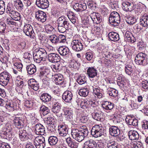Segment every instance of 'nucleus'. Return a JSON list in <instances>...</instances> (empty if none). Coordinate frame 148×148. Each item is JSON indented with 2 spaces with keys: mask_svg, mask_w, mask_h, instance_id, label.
Segmentation results:
<instances>
[{
  "mask_svg": "<svg viewBox=\"0 0 148 148\" xmlns=\"http://www.w3.org/2000/svg\"><path fill=\"white\" fill-rule=\"evenodd\" d=\"M89 133L88 130L85 126H82L79 130L76 128L71 130V134L72 137L78 142H81L86 137Z\"/></svg>",
  "mask_w": 148,
  "mask_h": 148,
  "instance_id": "f257e3e1",
  "label": "nucleus"
},
{
  "mask_svg": "<svg viewBox=\"0 0 148 148\" xmlns=\"http://www.w3.org/2000/svg\"><path fill=\"white\" fill-rule=\"evenodd\" d=\"M16 82L17 87L16 88V90L17 92L22 93V95H21V97H23V94L25 95H27L29 96V94L28 90L29 89L26 83L21 80H18Z\"/></svg>",
  "mask_w": 148,
  "mask_h": 148,
  "instance_id": "f03ea898",
  "label": "nucleus"
},
{
  "mask_svg": "<svg viewBox=\"0 0 148 148\" xmlns=\"http://www.w3.org/2000/svg\"><path fill=\"white\" fill-rule=\"evenodd\" d=\"M134 61L138 65L144 66L148 64L147 55L144 53H138L136 56Z\"/></svg>",
  "mask_w": 148,
  "mask_h": 148,
  "instance_id": "7ed1b4c3",
  "label": "nucleus"
},
{
  "mask_svg": "<svg viewBox=\"0 0 148 148\" xmlns=\"http://www.w3.org/2000/svg\"><path fill=\"white\" fill-rule=\"evenodd\" d=\"M31 139H33V143L36 148H44L45 144L44 137L41 136L35 137L33 135H32Z\"/></svg>",
  "mask_w": 148,
  "mask_h": 148,
  "instance_id": "20e7f679",
  "label": "nucleus"
},
{
  "mask_svg": "<svg viewBox=\"0 0 148 148\" xmlns=\"http://www.w3.org/2000/svg\"><path fill=\"white\" fill-rule=\"evenodd\" d=\"M120 18L119 14L116 12H112L109 17V21L111 24L114 26L118 25L120 22Z\"/></svg>",
  "mask_w": 148,
  "mask_h": 148,
  "instance_id": "39448f33",
  "label": "nucleus"
},
{
  "mask_svg": "<svg viewBox=\"0 0 148 148\" xmlns=\"http://www.w3.org/2000/svg\"><path fill=\"white\" fill-rule=\"evenodd\" d=\"M104 132L105 130L103 127L96 125L92 127L91 134L94 137L97 138L104 135Z\"/></svg>",
  "mask_w": 148,
  "mask_h": 148,
  "instance_id": "423d86ee",
  "label": "nucleus"
},
{
  "mask_svg": "<svg viewBox=\"0 0 148 148\" xmlns=\"http://www.w3.org/2000/svg\"><path fill=\"white\" fill-rule=\"evenodd\" d=\"M11 75L8 72L4 71L0 74V84L5 86L9 83L11 77Z\"/></svg>",
  "mask_w": 148,
  "mask_h": 148,
  "instance_id": "0eeeda50",
  "label": "nucleus"
},
{
  "mask_svg": "<svg viewBox=\"0 0 148 148\" xmlns=\"http://www.w3.org/2000/svg\"><path fill=\"white\" fill-rule=\"evenodd\" d=\"M73 49L76 51L82 50L83 49V46L81 41L77 39L73 38L71 43Z\"/></svg>",
  "mask_w": 148,
  "mask_h": 148,
  "instance_id": "6e6552de",
  "label": "nucleus"
},
{
  "mask_svg": "<svg viewBox=\"0 0 148 148\" xmlns=\"http://www.w3.org/2000/svg\"><path fill=\"white\" fill-rule=\"evenodd\" d=\"M35 18L38 21L42 23L45 21L47 19V15L44 12L38 10L35 12Z\"/></svg>",
  "mask_w": 148,
  "mask_h": 148,
  "instance_id": "1a4fd4ad",
  "label": "nucleus"
},
{
  "mask_svg": "<svg viewBox=\"0 0 148 148\" xmlns=\"http://www.w3.org/2000/svg\"><path fill=\"white\" fill-rule=\"evenodd\" d=\"M61 106V104L58 102L56 101L52 102V110L57 116H59L60 114H61L60 112Z\"/></svg>",
  "mask_w": 148,
  "mask_h": 148,
  "instance_id": "9d476101",
  "label": "nucleus"
},
{
  "mask_svg": "<svg viewBox=\"0 0 148 148\" xmlns=\"http://www.w3.org/2000/svg\"><path fill=\"white\" fill-rule=\"evenodd\" d=\"M18 133L19 139L22 141H25L31 138L30 136L32 135L29 134L25 130H20Z\"/></svg>",
  "mask_w": 148,
  "mask_h": 148,
  "instance_id": "9b49d317",
  "label": "nucleus"
},
{
  "mask_svg": "<svg viewBox=\"0 0 148 148\" xmlns=\"http://www.w3.org/2000/svg\"><path fill=\"white\" fill-rule=\"evenodd\" d=\"M64 116L66 120L69 121L73 119V112L72 109L70 108H64Z\"/></svg>",
  "mask_w": 148,
  "mask_h": 148,
  "instance_id": "f8f14e48",
  "label": "nucleus"
},
{
  "mask_svg": "<svg viewBox=\"0 0 148 148\" xmlns=\"http://www.w3.org/2000/svg\"><path fill=\"white\" fill-rule=\"evenodd\" d=\"M23 31L27 36L31 37L34 35V32L32 27L29 24H27L24 25L23 28Z\"/></svg>",
  "mask_w": 148,
  "mask_h": 148,
  "instance_id": "ddd939ff",
  "label": "nucleus"
},
{
  "mask_svg": "<svg viewBox=\"0 0 148 148\" xmlns=\"http://www.w3.org/2000/svg\"><path fill=\"white\" fill-rule=\"evenodd\" d=\"M72 93L68 90L65 91L62 95V99L66 103H70L72 99Z\"/></svg>",
  "mask_w": 148,
  "mask_h": 148,
  "instance_id": "4468645a",
  "label": "nucleus"
},
{
  "mask_svg": "<svg viewBox=\"0 0 148 148\" xmlns=\"http://www.w3.org/2000/svg\"><path fill=\"white\" fill-rule=\"evenodd\" d=\"M34 128L35 132L37 135H44L45 133V127L40 123L36 124Z\"/></svg>",
  "mask_w": 148,
  "mask_h": 148,
  "instance_id": "2eb2a0df",
  "label": "nucleus"
},
{
  "mask_svg": "<svg viewBox=\"0 0 148 148\" xmlns=\"http://www.w3.org/2000/svg\"><path fill=\"white\" fill-rule=\"evenodd\" d=\"M36 4L38 7L42 9H46L49 5L48 0H36Z\"/></svg>",
  "mask_w": 148,
  "mask_h": 148,
  "instance_id": "dca6fc26",
  "label": "nucleus"
},
{
  "mask_svg": "<svg viewBox=\"0 0 148 148\" xmlns=\"http://www.w3.org/2000/svg\"><path fill=\"white\" fill-rule=\"evenodd\" d=\"M48 59L51 62H57L60 60V57L58 54L55 53H51L48 55Z\"/></svg>",
  "mask_w": 148,
  "mask_h": 148,
  "instance_id": "f3484780",
  "label": "nucleus"
},
{
  "mask_svg": "<svg viewBox=\"0 0 148 148\" xmlns=\"http://www.w3.org/2000/svg\"><path fill=\"white\" fill-rule=\"evenodd\" d=\"M86 8V3L83 2L76 3L73 6V9L77 12L82 11L85 10Z\"/></svg>",
  "mask_w": 148,
  "mask_h": 148,
  "instance_id": "a211bd4d",
  "label": "nucleus"
},
{
  "mask_svg": "<svg viewBox=\"0 0 148 148\" xmlns=\"http://www.w3.org/2000/svg\"><path fill=\"white\" fill-rule=\"evenodd\" d=\"M59 134L61 136H66L68 134V127L65 125L58 126Z\"/></svg>",
  "mask_w": 148,
  "mask_h": 148,
  "instance_id": "6ab92c4d",
  "label": "nucleus"
},
{
  "mask_svg": "<svg viewBox=\"0 0 148 148\" xmlns=\"http://www.w3.org/2000/svg\"><path fill=\"white\" fill-rule=\"evenodd\" d=\"M23 119L22 117H15L14 120V123L15 127L20 129L22 127L23 125Z\"/></svg>",
  "mask_w": 148,
  "mask_h": 148,
  "instance_id": "aec40b11",
  "label": "nucleus"
},
{
  "mask_svg": "<svg viewBox=\"0 0 148 148\" xmlns=\"http://www.w3.org/2000/svg\"><path fill=\"white\" fill-rule=\"evenodd\" d=\"M109 132L110 135L114 136H117L120 134V130L116 126H112L109 128Z\"/></svg>",
  "mask_w": 148,
  "mask_h": 148,
  "instance_id": "412c9836",
  "label": "nucleus"
},
{
  "mask_svg": "<svg viewBox=\"0 0 148 148\" xmlns=\"http://www.w3.org/2000/svg\"><path fill=\"white\" fill-rule=\"evenodd\" d=\"M90 17L93 22L97 24L100 23L102 21V17L98 13L93 12L92 14Z\"/></svg>",
  "mask_w": 148,
  "mask_h": 148,
  "instance_id": "4be33fe9",
  "label": "nucleus"
},
{
  "mask_svg": "<svg viewBox=\"0 0 148 148\" xmlns=\"http://www.w3.org/2000/svg\"><path fill=\"white\" fill-rule=\"evenodd\" d=\"M28 85L35 91H37L39 87L38 83L34 79H30L28 82Z\"/></svg>",
  "mask_w": 148,
  "mask_h": 148,
  "instance_id": "5701e85b",
  "label": "nucleus"
},
{
  "mask_svg": "<svg viewBox=\"0 0 148 148\" xmlns=\"http://www.w3.org/2000/svg\"><path fill=\"white\" fill-rule=\"evenodd\" d=\"M125 121L127 123L130 125H132L136 126L138 125V120L134 117L131 116H128L125 119Z\"/></svg>",
  "mask_w": 148,
  "mask_h": 148,
  "instance_id": "b1692460",
  "label": "nucleus"
},
{
  "mask_svg": "<svg viewBox=\"0 0 148 148\" xmlns=\"http://www.w3.org/2000/svg\"><path fill=\"white\" fill-rule=\"evenodd\" d=\"M58 25L69 28L70 24L68 22L66 21L63 16L60 17L57 20Z\"/></svg>",
  "mask_w": 148,
  "mask_h": 148,
  "instance_id": "393cba45",
  "label": "nucleus"
},
{
  "mask_svg": "<svg viewBox=\"0 0 148 148\" xmlns=\"http://www.w3.org/2000/svg\"><path fill=\"white\" fill-rule=\"evenodd\" d=\"M140 24L145 27H148V14H145L140 18Z\"/></svg>",
  "mask_w": 148,
  "mask_h": 148,
  "instance_id": "a878e982",
  "label": "nucleus"
},
{
  "mask_svg": "<svg viewBox=\"0 0 148 148\" xmlns=\"http://www.w3.org/2000/svg\"><path fill=\"white\" fill-rule=\"evenodd\" d=\"M94 104V103L92 101H87L85 100H83L80 103V106L82 108L89 110V108H90V106Z\"/></svg>",
  "mask_w": 148,
  "mask_h": 148,
  "instance_id": "bb28decb",
  "label": "nucleus"
},
{
  "mask_svg": "<svg viewBox=\"0 0 148 148\" xmlns=\"http://www.w3.org/2000/svg\"><path fill=\"white\" fill-rule=\"evenodd\" d=\"M66 140L68 146L71 148H77L78 143L75 140H73L70 137L67 138Z\"/></svg>",
  "mask_w": 148,
  "mask_h": 148,
  "instance_id": "cd10ccee",
  "label": "nucleus"
},
{
  "mask_svg": "<svg viewBox=\"0 0 148 148\" xmlns=\"http://www.w3.org/2000/svg\"><path fill=\"white\" fill-rule=\"evenodd\" d=\"M26 69L27 73L30 75L34 74L36 71V66L32 64L27 66Z\"/></svg>",
  "mask_w": 148,
  "mask_h": 148,
  "instance_id": "c85d7f7f",
  "label": "nucleus"
},
{
  "mask_svg": "<svg viewBox=\"0 0 148 148\" xmlns=\"http://www.w3.org/2000/svg\"><path fill=\"white\" fill-rule=\"evenodd\" d=\"M108 35L109 39L112 41H117L119 39V35L116 32H110L109 33Z\"/></svg>",
  "mask_w": 148,
  "mask_h": 148,
  "instance_id": "c756f323",
  "label": "nucleus"
},
{
  "mask_svg": "<svg viewBox=\"0 0 148 148\" xmlns=\"http://www.w3.org/2000/svg\"><path fill=\"white\" fill-rule=\"evenodd\" d=\"M130 139L132 140H138L139 138V135L137 132L134 130L130 131L128 133Z\"/></svg>",
  "mask_w": 148,
  "mask_h": 148,
  "instance_id": "7c9ffc66",
  "label": "nucleus"
},
{
  "mask_svg": "<svg viewBox=\"0 0 148 148\" xmlns=\"http://www.w3.org/2000/svg\"><path fill=\"white\" fill-rule=\"evenodd\" d=\"M87 74L89 77L93 78L97 75V70L93 67H89L87 70Z\"/></svg>",
  "mask_w": 148,
  "mask_h": 148,
  "instance_id": "2f4dec72",
  "label": "nucleus"
},
{
  "mask_svg": "<svg viewBox=\"0 0 148 148\" xmlns=\"http://www.w3.org/2000/svg\"><path fill=\"white\" fill-rule=\"evenodd\" d=\"M69 49L66 47L61 46L58 49V51L60 55L63 56H66L69 53Z\"/></svg>",
  "mask_w": 148,
  "mask_h": 148,
  "instance_id": "473e14b6",
  "label": "nucleus"
},
{
  "mask_svg": "<svg viewBox=\"0 0 148 148\" xmlns=\"http://www.w3.org/2000/svg\"><path fill=\"white\" fill-rule=\"evenodd\" d=\"M113 103L107 101L104 102L101 104L103 110H110L112 109L114 107Z\"/></svg>",
  "mask_w": 148,
  "mask_h": 148,
  "instance_id": "72a5a7b5",
  "label": "nucleus"
},
{
  "mask_svg": "<svg viewBox=\"0 0 148 148\" xmlns=\"http://www.w3.org/2000/svg\"><path fill=\"white\" fill-rule=\"evenodd\" d=\"M55 82L57 84L61 85L62 84L64 81L63 77L62 74L58 73L54 75Z\"/></svg>",
  "mask_w": 148,
  "mask_h": 148,
  "instance_id": "f704fd0d",
  "label": "nucleus"
},
{
  "mask_svg": "<svg viewBox=\"0 0 148 148\" xmlns=\"http://www.w3.org/2000/svg\"><path fill=\"white\" fill-rule=\"evenodd\" d=\"M125 39L128 42L132 43L136 41V39L134 37L131 32L129 31H127L125 33Z\"/></svg>",
  "mask_w": 148,
  "mask_h": 148,
  "instance_id": "c9c22d12",
  "label": "nucleus"
},
{
  "mask_svg": "<svg viewBox=\"0 0 148 148\" xmlns=\"http://www.w3.org/2000/svg\"><path fill=\"white\" fill-rule=\"evenodd\" d=\"M40 99L42 102H47L50 101L51 99V95L47 93L42 94L40 97Z\"/></svg>",
  "mask_w": 148,
  "mask_h": 148,
  "instance_id": "e433bc0d",
  "label": "nucleus"
},
{
  "mask_svg": "<svg viewBox=\"0 0 148 148\" xmlns=\"http://www.w3.org/2000/svg\"><path fill=\"white\" fill-rule=\"evenodd\" d=\"M40 56L41 57L42 60L43 61H45L47 57V53L46 51L44 49L40 48L37 50Z\"/></svg>",
  "mask_w": 148,
  "mask_h": 148,
  "instance_id": "4c0bfd02",
  "label": "nucleus"
},
{
  "mask_svg": "<svg viewBox=\"0 0 148 148\" xmlns=\"http://www.w3.org/2000/svg\"><path fill=\"white\" fill-rule=\"evenodd\" d=\"M15 103L12 100H8L5 102L4 106L7 109L13 110L14 109Z\"/></svg>",
  "mask_w": 148,
  "mask_h": 148,
  "instance_id": "58836bf2",
  "label": "nucleus"
},
{
  "mask_svg": "<svg viewBox=\"0 0 148 148\" xmlns=\"http://www.w3.org/2000/svg\"><path fill=\"white\" fill-rule=\"evenodd\" d=\"M92 116L94 119L97 121H100L103 119V114L100 112L92 113Z\"/></svg>",
  "mask_w": 148,
  "mask_h": 148,
  "instance_id": "ea45409f",
  "label": "nucleus"
},
{
  "mask_svg": "<svg viewBox=\"0 0 148 148\" xmlns=\"http://www.w3.org/2000/svg\"><path fill=\"white\" fill-rule=\"evenodd\" d=\"M125 20L127 23L130 25H133L135 23L136 20L133 16L130 15H127L125 17Z\"/></svg>",
  "mask_w": 148,
  "mask_h": 148,
  "instance_id": "a19ab883",
  "label": "nucleus"
},
{
  "mask_svg": "<svg viewBox=\"0 0 148 148\" xmlns=\"http://www.w3.org/2000/svg\"><path fill=\"white\" fill-rule=\"evenodd\" d=\"M37 50L36 51L33 53V57L35 62L39 63L42 61L41 57L40 56Z\"/></svg>",
  "mask_w": 148,
  "mask_h": 148,
  "instance_id": "79ce46f5",
  "label": "nucleus"
},
{
  "mask_svg": "<svg viewBox=\"0 0 148 148\" xmlns=\"http://www.w3.org/2000/svg\"><path fill=\"white\" fill-rule=\"evenodd\" d=\"M126 73L129 75H131L134 72L133 68L130 65H126L125 68Z\"/></svg>",
  "mask_w": 148,
  "mask_h": 148,
  "instance_id": "37998d69",
  "label": "nucleus"
},
{
  "mask_svg": "<svg viewBox=\"0 0 148 148\" xmlns=\"http://www.w3.org/2000/svg\"><path fill=\"white\" fill-rule=\"evenodd\" d=\"M48 142L51 145H56L58 141V139L56 136H51L48 139Z\"/></svg>",
  "mask_w": 148,
  "mask_h": 148,
  "instance_id": "c03bdc74",
  "label": "nucleus"
},
{
  "mask_svg": "<svg viewBox=\"0 0 148 148\" xmlns=\"http://www.w3.org/2000/svg\"><path fill=\"white\" fill-rule=\"evenodd\" d=\"M84 145H87L93 148H96L97 146L96 142L92 139H90L87 141L85 143Z\"/></svg>",
  "mask_w": 148,
  "mask_h": 148,
  "instance_id": "a18cd8bd",
  "label": "nucleus"
},
{
  "mask_svg": "<svg viewBox=\"0 0 148 148\" xmlns=\"http://www.w3.org/2000/svg\"><path fill=\"white\" fill-rule=\"evenodd\" d=\"M41 112L43 115H46L50 112L49 108L44 105L42 106L40 108Z\"/></svg>",
  "mask_w": 148,
  "mask_h": 148,
  "instance_id": "49530a36",
  "label": "nucleus"
},
{
  "mask_svg": "<svg viewBox=\"0 0 148 148\" xmlns=\"http://www.w3.org/2000/svg\"><path fill=\"white\" fill-rule=\"evenodd\" d=\"M108 93L110 96L115 97L117 95L118 91L117 90L111 88H108Z\"/></svg>",
  "mask_w": 148,
  "mask_h": 148,
  "instance_id": "de8ad7c7",
  "label": "nucleus"
},
{
  "mask_svg": "<svg viewBox=\"0 0 148 148\" xmlns=\"http://www.w3.org/2000/svg\"><path fill=\"white\" fill-rule=\"evenodd\" d=\"M10 16L12 19L16 21H18L21 19L20 14L16 11L12 13Z\"/></svg>",
  "mask_w": 148,
  "mask_h": 148,
  "instance_id": "09e8293b",
  "label": "nucleus"
},
{
  "mask_svg": "<svg viewBox=\"0 0 148 148\" xmlns=\"http://www.w3.org/2000/svg\"><path fill=\"white\" fill-rule=\"evenodd\" d=\"M79 94L81 96L86 97L88 95L89 93L88 89L87 88L81 89L79 91Z\"/></svg>",
  "mask_w": 148,
  "mask_h": 148,
  "instance_id": "8fccbe9b",
  "label": "nucleus"
},
{
  "mask_svg": "<svg viewBox=\"0 0 148 148\" xmlns=\"http://www.w3.org/2000/svg\"><path fill=\"white\" fill-rule=\"evenodd\" d=\"M93 93L96 96L95 97H97L99 99L102 97V95L100 92L99 89L98 88H94L93 87Z\"/></svg>",
  "mask_w": 148,
  "mask_h": 148,
  "instance_id": "3c124183",
  "label": "nucleus"
},
{
  "mask_svg": "<svg viewBox=\"0 0 148 148\" xmlns=\"http://www.w3.org/2000/svg\"><path fill=\"white\" fill-rule=\"evenodd\" d=\"M77 82L80 85L84 84L86 82V79L85 76H80L77 79Z\"/></svg>",
  "mask_w": 148,
  "mask_h": 148,
  "instance_id": "603ef678",
  "label": "nucleus"
},
{
  "mask_svg": "<svg viewBox=\"0 0 148 148\" xmlns=\"http://www.w3.org/2000/svg\"><path fill=\"white\" fill-rule=\"evenodd\" d=\"M117 146V144L114 142L109 141L107 143L108 148H118Z\"/></svg>",
  "mask_w": 148,
  "mask_h": 148,
  "instance_id": "864d4df0",
  "label": "nucleus"
},
{
  "mask_svg": "<svg viewBox=\"0 0 148 148\" xmlns=\"http://www.w3.org/2000/svg\"><path fill=\"white\" fill-rule=\"evenodd\" d=\"M58 36L55 34L51 35L49 37L50 40L52 43L55 44L58 43Z\"/></svg>",
  "mask_w": 148,
  "mask_h": 148,
  "instance_id": "5fc2aeb1",
  "label": "nucleus"
},
{
  "mask_svg": "<svg viewBox=\"0 0 148 148\" xmlns=\"http://www.w3.org/2000/svg\"><path fill=\"white\" fill-rule=\"evenodd\" d=\"M5 7L4 2L3 0H0V14H3L5 11Z\"/></svg>",
  "mask_w": 148,
  "mask_h": 148,
  "instance_id": "6e6d98bb",
  "label": "nucleus"
},
{
  "mask_svg": "<svg viewBox=\"0 0 148 148\" xmlns=\"http://www.w3.org/2000/svg\"><path fill=\"white\" fill-rule=\"evenodd\" d=\"M66 41L65 36L63 35H60L58 36V43H64Z\"/></svg>",
  "mask_w": 148,
  "mask_h": 148,
  "instance_id": "4d7b16f0",
  "label": "nucleus"
},
{
  "mask_svg": "<svg viewBox=\"0 0 148 148\" xmlns=\"http://www.w3.org/2000/svg\"><path fill=\"white\" fill-rule=\"evenodd\" d=\"M53 121L54 119L52 117L49 116L45 118V122L47 124H52Z\"/></svg>",
  "mask_w": 148,
  "mask_h": 148,
  "instance_id": "13d9d810",
  "label": "nucleus"
},
{
  "mask_svg": "<svg viewBox=\"0 0 148 148\" xmlns=\"http://www.w3.org/2000/svg\"><path fill=\"white\" fill-rule=\"evenodd\" d=\"M130 3L128 2H123L122 3V8L125 11H128Z\"/></svg>",
  "mask_w": 148,
  "mask_h": 148,
  "instance_id": "bf43d9fd",
  "label": "nucleus"
},
{
  "mask_svg": "<svg viewBox=\"0 0 148 148\" xmlns=\"http://www.w3.org/2000/svg\"><path fill=\"white\" fill-rule=\"evenodd\" d=\"M53 68L57 71H59L62 69V64L60 63H57L53 66Z\"/></svg>",
  "mask_w": 148,
  "mask_h": 148,
  "instance_id": "052dcab7",
  "label": "nucleus"
},
{
  "mask_svg": "<svg viewBox=\"0 0 148 148\" xmlns=\"http://www.w3.org/2000/svg\"><path fill=\"white\" fill-rule=\"evenodd\" d=\"M133 148H143V144L140 142H136L135 143H134L132 145Z\"/></svg>",
  "mask_w": 148,
  "mask_h": 148,
  "instance_id": "680f3d73",
  "label": "nucleus"
},
{
  "mask_svg": "<svg viewBox=\"0 0 148 148\" xmlns=\"http://www.w3.org/2000/svg\"><path fill=\"white\" fill-rule=\"evenodd\" d=\"M16 5L18 9L20 10H22L24 8V5L22 2L20 0H16Z\"/></svg>",
  "mask_w": 148,
  "mask_h": 148,
  "instance_id": "e2e57ef3",
  "label": "nucleus"
},
{
  "mask_svg": "<svg viewBox=\"0 0 148 148\" xmlns=\"http://www.w3.org/2000/svg\"><path fill=\"white\" fill-rule=\"evenodd\" d=\"M6 24L3 22H0V33H3L6 27Z\"/></svg>",
  "mask_w": 148,
  "mask_h": 148,
  "instance_id": "0e129e2a",
  "label": "nucleus"
},
{
  "mask_svg": "<svg viewBox=\"0 0 148 148\" xmlns=\"http://www.w3.org/2000/svg\"><path fill=\"white\" fill-rule=\"evenodd\" d=\"M14 9L12 7H10L9 6H7L6 9V12L7 13L9 14L10 16L15 11H14Z\"/></svg>",
  "mask_w": 148,
  "mask_h": 148,
  "instance_id": "69168bd1",
  "label": "nucleus"
},
{
  "mask_svg": "<svg viewBox=\"0 0 148 148\" xmlns=\"http://www.w3.org/2000/svg\"><path fill=\"white\" fill-rule=\"evenodd\" d=\"M24 58L25 59H28V61H31L32 60V56L29 53H24Z\"/></svg>",
  "mask_w": 148,
  "mask_h": 148,
  "instance_id": "338daca9",
  "label": "nucleus"
},
{
  "mask_svg": "<svg viewBox=\"0 0 148 148\" xmlns=\"http://www.w3.org/2000/svg\"><path fill=\"white\" fill-rule=\"evenodd\" d=\"M141 85L142 88L145 90H147L148 89V81L145 80L143 81L141 83Z\"/></svg>",
  "mask_w": 148,
  "mask_h": 148,
  "instance_id": "774afa93",
  "label": "nucleus"
}]
</instances>
